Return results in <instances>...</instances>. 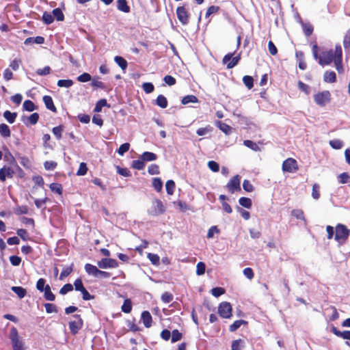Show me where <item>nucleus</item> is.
Listing matches in <instances>:
<instances>
[{
  "mask_svg": "<svg viewBox=\"0 0 350 350\" xmlns=\"http://www.w3.org/2000/svg\"><path fill=\"white\" fill-rule=\"evenodd\" d=\"M312 52L314 58L318 60L319 64L321 66L329 65L333 61L335 67L338 73L341 74L344 72L342 66V50L340 44H338L335 46V50L322 51L319 54V47L314 42L312 47Z\"/></svg>",
  "mask_w": 350,
  "mask_h": 350,
  "instance_id": "obj_1",
  "label": "nucleus"
},
{
  "mask_svg": "<svg viewBox=\"0 0 350 350\" xmlns=\"http://www.w3.org/2000/svg\"><path fill=\"white\" fill-rule=\"evenodd\" d=\"M9 157H10V166H5V172L6 177L8 178H12L16 173L18 174V176L23 177L24 175L23 170L18 165L15 158L11 153H9Z\"/></svg>",
  "mask_w": 350,
  "mask_h": 350,
  "instance_id": "obj_2",
  "label": "nucleus"
},
{
  "mask_svg": "<svg viewBox=\"0 0 350 350\" xmlns=\"http://www.w3.org/2000/svg\"><path fill=\"white\" fill-rule=\"evenodd\" d=\"M331 98L332 95L328 90H324L314 95L315 103L321 107H325L327 104L330 103Z\"/></svg>",
  "mask_w": 350,
  "mask_h": 350,
  "instance_id": "obj_3",
  "label": "nucleus"
},
{
  "mask_svg": "<svg viewBox=\"0 0 350 350\" xmlns=\"http://www.w3.org/2000/svg\"><path fill=\"white\" fill-rule=\"evenodd\" d=\"M235 52L229 53L224 55L222 59V62L226 64L228 69H231L238 64L241 59V54H238L237 56L233 57Z\"/></svg>",
  "mask_w": 350,
  "mask_h": 350,
  "instance_id": "obj_4",
  "label": "nucleus"
},
{
  "mask_svg": "<svg viewBox=\"0 0 350 350\" xmlns=\"http://www.w3.org/2000/svg\"><path fill=\"white\" fill-rule=\"evenodd\" d=\"M10 339L13 350H23L24 343L23 340L19 338L18 331L15 327L11 329Z\"/></svg>",
  "mask_w": 350,
  "mask_h": 350,
  "instance_id": "obj_5",
  "label": "nucleus"
},
{
  "mask_svg": "<svg viewBox=\"0 0 350 350\" xmlns=\"http://www.w3.org/2000/svg\"><path fill=\"white\" fill-rule=\"evenodd\" d=\"M219 316L224 319H230L232 316V308L231 304L227 301L220 303L218 307Z\"/></svg>",
  "mask_w": 350,
  "mask_h": 350,
  "instance_id": "obj_6",
  "label": "nucleus"
},
{
  "mask_svg": "<svg viewBox=\"0 0 350 350\" xmlns=\"http://www.w3.org/2000/svg\"><path fill=\"white\" fill-rule=\"evenodd\" d=\"M165 208L163 202L159 199H154L152 202V206L148 211V214L152 216H157L164 213Z\"/></svg>",
  "mask_w": 350,
  "mask_h": 350,
  "instance_id": "obj_7",
  "label": "nucleus"
},
{
  "mask_svg": "<svg viewBox=\"0 0 350 350\" xmlns=\"http://www.w3.org/2000/svg\"><path fill=\"white\" fill-rule=\"evenodd\" d=\"M282 169L283 172L294 173L299 170L297 161L293 158H288L282 163Z\"/></svg>",
  "mask_w": 350,
  "mask_h": 350,
  "instance_id": "obj_8",
  "label": "nucleus"
},
{
  "mask_svg": "<svg viewBox=\"0 0 350 350\" xmlns=\"http://www.w3.org/2000/svg\"><path fill=\"white\" fill-rule=\"evenodd\" d=\"M350 230L343 224H338L336 227L335 239L338 241H345L349 236Z\"/></svg>",
  "mask_w": 350,
  "mask_h": 350,
  "instance_id": "obj_9",
  "label": "nucleus"
},
{
  "mask_svg": "<svg viewBox=\"0 0 350 350\" xmlns=\"http://www.w3.org/2000/svg\"><path fill=\"white\" fill-rule=\"evenodd\" d=\"M73 317L75 320L69 323V329L71 334L75 335L83 327V321L79 314H75Z\"/></svg>",
  "mask_w": 350,
  "mask_h": 350,
  "instance_id": "obj_10",
  "label": "nucleus"
},
{
  "mask_svg": "<svg viewBox=\"0 0 350 350\" xmlns=\"http://www.w3.org/2000/svg\"><path fill=\"white\" fill-rule=\"evenodd\" d=\"M240 183L241 176L237 174L230 180L226 185V187L231 193H234L235 191H240L241 190Z\"/></svg>",
  "mask_w": 350,
  "mask_h": 350,
  "instance_id": "obj_11",
  "label": "nucleus"
},
{
  "mask_svg": "<svg viewBox=\"0 0 350 350\" xmlns=\"http://www.w3.org/2000/svg\"><path fill=\"white\" fill-rule=\"evenodd\" d=\"M176 15L178 21L184 25L189 23V14L185 6H180L176 8Z\"/></svg>",
  "mask_w": 350,
  "mask_h": 350,
  "instance_id": "obj_12",
  "label": "nucleus"
},
{
  "mask_svg": "<svg viewBox=\"0 0 350 350\" xmlns=\"http://www.w3.org/2000/svg\"><path fill=\"white\" fill-rule=\"evenodd\" d=\"M97 265L101 269L116 268L118 267V262L115 259L105 258L98 261Z\"/></svg>",
  "mask_w": 350,
  "mask_h": 350,
  "instance_id": "obj_13",
  "label": "nucleus"
},
{
  "mask_svg": "<svg viewBox=\"0 0 350 350\" xmlns=\"http://www.w3.org/2000/svg\"><path fill=\"white\" fill-rule=\"evenodd\" d=\"M43 102L46 107L53 113H57V108L54 105L53 98L51 96L45 95L43 96Z\"/></svg>",
  "mask_w": 350,
  "mask_h": 350,
  "instance_id": "obj_14",
  "label": "nucleus"
},
{
  "mask_svg": "<svg viewBox=\"0 0 350 350\" xmlns=\"http://www.w3.org/2000/svg\"><path fill=\"white\" fill-rule=\"evenodd\" d=\"M141 319L146 327H150L152 326V318L150 313L147 311H143L141 314Z\"/></svg>",
  "mask_w": 350,
  "mask_h": 350,
  "instance_id": "obj_15",
  "label": "nucleus"
},
{
  "mask_svg": "<svg viewBox=\"0 0 350 350\" xmlns=\"http://www.w3.org/2000/svg\"><path fill=\"white\" fill-rule=\"evenodd\" d=\"M331 331L334 334H335L338 337H340L343 339L350 340V331L349 330H345L343 332H340L336 327L332 326L331 328Z\"/></svg>",
  "mask_w": 350,
  "mask_h": 350,
  "instance_id": "obj_16",
  "label": "nucleus"
},
{
  "mask_svg": "<svg viewBox=\"0 0 350 350\" xmlns=\"http://www.w3.org/2000/svg\"><path fill=\"white\" fill-rule=\"evenodd\" d=\"M117 8L118 10L129 13L131 11L130 7L128 5L126 0H117Z\"/></svg>",
  "mask_w": 350,
  "mask_h": 350,
  "instance_id": "obj_17",
  "label": "nucleus"
},
{
  "mask_svg": "<svg viewBox=\"0 0 350 350\" xmlns=\"http://www.w3.org/2000/svg\"><path fill=\"white\" fill-rule=\"evenodd\" d=\"M0 135L3 138H8L11 135L10 127L5 123L0 124Z\"/></svg>",
  "mask_w": 350,
  "mask_h": 350,
  "instance_id": "obj_18",
  "label": "nucleus"
},
{
  "mask_svg": "<svg viewBox=\"0 0 350 350\" xmlns=\"http://www.w3.org/2000/svg\"><path fill=\"white\" fill-rule=\"evenodd\" d=\"M323 79L327 83H334L336 81V75L332 70H327L325 72Z\"/></svg>",
  "mask_w": 350,
  "mask_h": 350,
  "instance_id": "obj_19",
  "label": "nucleus"
},
{
  "mask_svg": "<svg viewBox=\"0 0 350 350\" xmlns=\"http://www.w3.org/2000/svg\"><path fill=\"white\" fill-rule=\"evenodd\" d=\"M3 117L10 124H12L16 120V118L17 117V113L11 112L9 110H6L3 113Z\"/></svg>",
  "mask_w": 350,
  "mask_h": 350,
  "instance_id": "obj_20",
  "label": "nucleus"
},
{
  "mask_svg": "<svg viewBox=\"0 0 350 350\" xmlns=\"http://www.w3.org/2000/svg\"><path fill=\"white\" fill-rule=\"evenodd\" d=\"M141 159L144 162L152 161H155L157 159V156L156 154L151 152H144L141 155Z\"/></svg>",
  "mask_w": 350,
  "mask_h": 350,
  "instance_id": "obj_21",
  "label": "nucleus"
},
{
  "mask_svg": "<svg viewBox=\"0 0 350 350\" xmlns=\"http://www.w3.org/2000/svg\"><path fill=\"white\" fill-rule=\"evenodd\" d=\"M44 293V297L47 301H53L55 299V296L51 291V287L49 284L46 285V288L43 291Z\"/></svg>",
  "mask_w": 350,
  "mask_h": 350,
  "instance_id": "obj_22",
  "label": "nucleus"
},
{
  "mask_svg": "<svg viewBox=\"0 0 350 350\" xmlns=\"http://www.w3.org/2000/svg\"><path fill=\"white\" fill-rule=\"evenodd\" d=\"M85 270L88 274L98 277V269L96 266L87 263L85 265Z\"/></svg>",
  "mask_w": 350,
  "mask_h": 350,
  "instance_id": "obj_23",
  "label": "nucleus"
},
{
  "mask_svg": "<svg viewBox=\"0 0 350 350\" xmlns=\"http://www.w3.org/2000/svg\"><path fill=\"white\" fill-rule=\"evenodd\" d=\"M247 321L240 319L235 321L232 325L229 327V330L231 332H234L237 330L242 325H247Z\"/></svg>",
  "mask_w": 350,
  "mask_h": 350,
  "instance_id": "obj_24",
  "label": "nucleus"
},
{
  "mask_svg": "<svg viewBox=\"0 0 350 350\" xmlns=\"http://www.w3.org/2000/svg\"><path fill=\"white\" fill-rule=\"evenodd\" d=\"M155 103L157 105L163 109L166 108L168 105L167 98L162 94H160L157 96Z\"/></svg>",
  "mask_w": 350,
  "mask_h": 350,
  "instance_id": "obj_25",
  "label": "nucleus"
},
{
  "mask_svg": "<svg viewBox=\"0 0 350 350\" xmlns=\"http://www.w3.org/2000/svg\"><path fill=\"white\" fill-rule=\"evenodd\" d=\"M73 271V264L70 266L65 267L62 271L59 279L63 280L68 277Z\"/></svg>",
  "mask_w": 350,
  "mask_h": 350,
  "instance_id": "obj_26",
  "label": "nucleus"
},
{
  "mask_svg": "<svg viewBox=\"0 0 350 350\" xmlns=\"http://www.w3.org/2000/svg\"><path fill=\"white\" fill-rule=\"evenodd\" d=\"M11 289L20 299L25 297L27 294L26 289L21 286H12Z\"/></svg>",
  "mask_w": 350,
  "mask_h": 350,
  "instance_id": "obj_27",
  "label": "nucleus"
},
{
  "mask_svg": "<svg viewBox=\"0 0 350 350\" xmlns=\"http://www.w3.org/2000/svg\"><path fill=\"white\" fill-rule=\"evenodd\" d=\"M116 63L121 68L122 70H125L128 66L126 60L121 56H116L114 58Z\"/></svg>",
  "mask_w": 350,
  "mask_h": 350,
  "instance_id": "obj_28",
  "label": "nucleus"
},
{
  "mask_svg": "<svg viewBox=\"0 0 350 350\" xmlns=\"http://www.w3.org/2000/svg\"><path fill=\"white\" fill-rule=\"evenodd\" d=\"M243 144L249 148L250 149L254 150V151H260V148L259 147V146L258 145V144H256V142H254L252 140H249V139H246V140H244L243 141Z\"/></svg>",
  "mask_w": 350,
  "mask_h": 350,
  "instance_id": "obj_29",
  "label": "nucleus"
},
{
  "mask_svg": "<svg viewBox=\"0 0 350 350\" xmlns=\"http://www.w3.org/2000/svg\"><path fill=\"white\" fill-rule=\"evenodd\" d=\"M216 125L222 132L226 135L231 132V127L226 123H224L221 121H217L216 122Z\"/></svg>",
  "mask_w": 350,
  "mask_h": 350,
  "instance_id": "obj_30",
  "label": "nucleus"
},
{
  "mask_svg": "<svg viewBox=\"0 0 350 350\" xmlns=\"http://www.w3.org/2000/svg\"><path fill=\"white\" fill-rule=\"evenodd\" d=\"M122 311L124 313H130L132 310V302L130 299H126L121 307Z\"/></svg>",
  "mask_w": 350,
  "mask_h": 350,
  "instance_id": "obj_31",
  "label": "nucleus"
},
{
  "mask_svg": "<svg viewBox=\"0 0 350 350\" xmlns=\"http://www.w3.org/2000/svg\"><path fill=\"white\" fill-rule=\"evenodd\" d=\"M198 102V98L194 95H187L182 98L181 103L183 105H187L190 103H196Z\"/></svg>",
  "mask_w": 350,
  "mask_h": 350,
  "instance_id": "obj_32",
  "label": "nucleus"
},
{
  "mask_svg": "<svg viewBox=\"0 0 350 350\" xmlns=\"http://www.w3.org/2000/svg\"><path fill=\"white\" fill-rule=\"evenodd\" d=\"M23 108L24 110L31 112L36 109V106L31 100H26L23 104Z\"/></svg>",
  "mask_w": 350,
  "mask_h": 350,
  "instance_id": "obj_33",
  "label": "nucleus"
},
{
  "mask_svg": "<svg viewBox=\"0 0 350 350\" xmlns=\"http://www.w3.org/2000/svg\"><path fill=\"white\" fill-rule=\"evenodd\" d=\"M49 188L51 190V191L56 193L59 195H62L63 188L61 184L53 183L50 184Z\"/></svg>",
  "mask_w": 350,
  "mask_h": 350,
  "instance_id": "obj_34",
  "label": "nucleus"
},
{
  "mask_svg": "<svg viewBox=\"0 0 350 350\" xmlns=\"http://www.w3.org/2000/svg\"><path fill=\"white\" fill-rule=\"evenodd\" d=\"M64 131V126L59 125L57 126L53 127L52 129V132L53 135L55 136L56 139L59 140L62 137V133Z\"/></svg>",
  "mask_w": 350,
  "mask_h": 350,
  "instance_id": "obj_35",
  "label": "nucleus"
},
{
  "mask_svg": "<svg viewBox=\"0 0 350 350\" xmlns=\"http://www.w3.org/2000/svg\"><path fill=\"white\" fill-rule=\"evenodd\" d=\"M176 185L174 180H168L165 183L166 192L168 195H172L174 192Z\"/></svg>",
  "mask_w": 350,
  "mask_h": 350,
  "instance_id": "obj_36",
  "label": "nucleus"
},
{
  "mask_svg": "<svg viewBox=\"0 0 350 350\" xmlns=\"http://www.w3.org/2000/svg\"><path fill=\"white\" fill-rule=\"evenodd\" d=\"M239 202L241 206H242L246 208H250L252 205L251 199L249 198H246V197L240 198L239 200Z\"/></svg>",
  "mask_w": 350,
  "mask_h": 350,
  "instance_id": "obj_37",
  "label": "nucleus"
},
{
  "mask_svg": "<svg viewBox=\"0 0 350 350\" xmlns=\"http://www.w3.org/2000/svg\"><path fill=\"white\" fill-rule=\"evenodd\" d=\"M320 196V185L318 183H314L312 189V197L314 200H319Z\"/></svg>",
  "mask_w": 350,
  "mask_h": 350,
  "instance_id": "obj_38",
  "label": "nucleus"
},
{
  "mask_svg": "<svg viewBox=\"0 0 350 350\" xmlns=\"http://www.w3.org/2000/svg\"><path fill=\"white\" fill-rule=\"evenodd\" d=\"M53 18L55 17L57 21H63L64 20V14L59 8L53 10Z\"/></svg>",
  "mask_w": 350,
  "mask_h": 350,
  "instance_id": "obj_39",
  "label": "nucleus"
},
{
  "mask_svg": "<svg viewBox=\"0 0 350 350\" xmlns=\"http://www.w3.org/2000/svg\"><path fill=\"white\" fill-rule=\"evenodd\" d=\"M243 347H244V342L243 340H234L232 342L231 350H241Z\"/></svg>",
  "mask_w": 350,
  "mask_h": 350,
  "instance_id": "obj_40",
  "label": "nucleus"
},
{
  "mask_svg": "<svg viewBox=\"0 0 350 350\" xmlns=\"http://www.w3.org/2000/svg\"><path fill=\"white\" fill-rule=\"evenodd\" d=\"M243 82L249 90L252 89L254 87V79L251 76H244L243 77Z\"/></svg>",
  "mask_w": 350,
  "mask_h": 350,
  "instance_id": "obj_41",
  "label": "nucleus"
},
{
  "mask_svg": "<svg viewBox=\"0 0 350 350\" xmlns=\"http://www.w3.org/2000/svg\"><path fill=\"white\" fill-rule=\"evenodd\" d=\"M302 28L304 33L306 36H311L314 30L313 26L310 23L302 24Z\"/></svg>",
  "mask_w": 350,
  "mask_h": 350,
  "instance_id": "obj_42",
  "label": "nucleus"
},
{
  "mask_svg": "<svg viewBox=\"0 0 350 350\" xmlns=\"http://www.w3.org/2000/svg\"><path fill=\"white\" fill-rule=\"evenodd\" d=\"M212 131H213V127L210 125H207L206 126H205L204 128H199L196 131V133L199 136H202V135H206L207 133H211Z\"/></svg>",
  "mask_w": 350,
  "mask_h": 350,
  "instance_id": "obj_43",
  "label": "nucleus"
},
{
  "mask_svg": "<svg viewBox=\"0 0 350 350\" xmlns=\"http://www.w3.org/2000/svg\"><path fill=\"white\" fill-rule=\"evenodd\" d=\"M57 84L60 88H70L73 85V81L71 79H59Z\"/></svg>",
  "mask_w": 350,
  "mask_h": 350,
  "instance_id": "obj_44",
  "label": "nucleus"
},
{
  "mask_svg": "<svg viewBox=\"0 0 350 350\" xmlns=\"http://www.w3.org/2000/svg\"><path fill=\"white\" fill-rule=\"evenodd\" d=\"M42 21L46 25H50L53 22L54 18L51 13L44 12L42 14Z\"/></svg>",
  "mask_w": 350,
  "mask_h": 350,
  "instance_id": "obj_45",
  "label": "nucleus"
},
{
  "mask_svg": "<svg viewBox=\"0 0 350 350\" xmlns=\"http://www.w3.org/2000/svg\"><path fill=\"white\" fill-rule=\"evenodd\" d=\"M107 105V100L105 98L100 99L96 103L94 111L95 112H100L102 110V108L103 107H105Z\"/></svg>",
  "mask_w": 350,
  "mask_h": 350,
  "instance_id": "obj_46",
  "label": "nucleus"
},
{
  "mask_svg": "<svg viewBox=\"0 0 350 350\" xmlns=\"http://www.w3.org/2000/svg\"><path fill=\"white\" fill-rule=\"evenodd\" d=\"M131 167L138 170H143L145 167L144 161L142 159L141 160H133Z\"/></svg>",
  "mask_w": 350,
  "mask_h": 350,
  "instance_id": "obj_47",
  "label": "nucleus"
},
{
  "mask_svg": "<svg viewBox=\"0 0 350 350\" xmlns=\"http://www.w3.org/2000/svg\"><path fill=\"white\" fill-rule=\"evenodd\" d=\"M152 187L157 191H161L163 187V183L160 178H154L152 180Z\"/></svg>",
  "mask_w": 350,
  "mask_h": 350,
  "instance_id": "obj_48",
  "label": "nucleus"
},
{
  "mask_svg": "<svg viewBox=\"0 0 350 350\" xmlns=\"http://www.w3.org/2000/svg\"><path fill=\"white\" fill-rule=\"evenodd\" d=\"M148 258L154 265H159L160 262L159 256L156 254L148 253L147 255Z\"/></svg>",
  "mask_w": 350,
  "mask_h": 350,
  "instance_id": "obj_49",
  "label": "nucleus"
},
{
  "mask_svg": "<svg viewBox=\"0 0 350 350\" xmlns=\"http://www.w3.org/2000/svg\"><path fill=\"white\" fill-rule=\"evenodd\" d=\"M28 212H29V208H28V206L26 205L17 206L14 209L15 214H16L18 215L27 214Z\"/></svg>",
  "mask_w": 350,
  "mask_h": 350,
  "instance_id": "obj_50",
  "label": "nucleus"
},
{
  "mask_svg": "<svg viewBox=\"0 0 350 350\" xmlns=\"http://www.w3.org/2000/svg\"><path fill=\"white\" fill-rule=\"evenodd\" d=\"M291 215L297 219L305 220L304 211L301 209H293Z\"/></svg>",
  "mask_w": 350,
  "mask_h": 350,
  "instance_id": "obj_51",
  "label": "nucleus"
},
{
  "mask_svg": "<svg viewBox=\"0 0 350 350\" xmlns=\"http://www.w3.org/2000/svg\"><path fill=\"white\" fill-rule=\"evenodd\" d=\"M338 182L341 184H345L350 182V176L347 172L341 173L338 176Z\"/></svg>",
  "mask_w": 350,
  "mask_h": 350,
  "instance_id": "obj_52",
  "label": "nucleus"
},
{
  "mask_svg": "<svg viewBox=\"0 0 350 350\" xmlns=\"http://www.w3.org/2000/svg\"><path fill=\"white\" fill-rule=\"evenodd\" d=\"M183 334L178 329H175L172 332V342H176L182 339Z\"/></svg>",
  "mask_w": 350,
  "mask_h": 350,
  "instance_id": "obj_53",
  "label": "nucleus"
},
{
  "mask_svg": "<svg viewBox=\"0 0 350 350\" xmlns=\"http://www.w3.org/2000/svg\"><path fill=\"white\" fill-rule=\"evenodd\" d=\"M173 298H174L173 295L170 292H164L161 295V297L162 301L165 304H168V303L171 302L173 300Z\"/></svg>",
  "mask_w": 350,
  "mask_h": 350,
  "instance_id": "obj_54",
  "label": "nucleus"
},
{
  "mask_svg": "<svg viewBox=\"0 0 350 350\" xmlns=\"http://www.w3.org/2000/svg\"><path fill=\"white\" fill-rule=\"evenodd\" d=\"M142 88L146 94H150L154 90V85L150 82L144 83Z\"/></svg>",
  "mask_w": 350,
  "mask_h": 350,
  "instance_id": "obj_55",
  "label": "nucleus"
},
{
  "mask_svg": "<svg viewBox=\"0 0 350 350\" xmlns=\"http://www.w3.org/2000/svg\"><path fill=\"white\" fill-rule=\"evenodd\" d=\"M297 85H298L299 89L301 91L305 92L307 95H308L310 94V88L309 85H308L307 84L304 83L301 81H298Z\"/></svg>",
  "mask_w": 350,
  "mask_h": 350,
  "instance_id": "obj_56",
  "label": "nucleus"
},
{
  "mask_svg": "<svg viewBox=\"0 0 350 350\" xmlns=\"http://www.w3.org/2000/svg\"><path fill=\"white\" fill-rule=\"evenodd\" d=\"M44 306L47 313L50 314L53 312H57V308L55 304L46 303Z\"/></svg>",
  "mask_w": 350,
  "mask_h": 350,
  "instance_id": "obj_57",
  "label": "nucleus"
},
{
  "mask_svg": "<svg viewBox=\"0 0 350 350\" xmlns=\"http://www.w3.org/2000/svg\"><path fill=\"white\" fill-rule=\"evenodd\" d=\"M73 290V285L68 283L64 284L59 290V293L61 295H66L68 292H70Z\"/></svg>",
  "mask_w": 350,
  "mask_h": 350,
  "instance_id": "obj_58",
  "label": "nucleus"
},
{
  "mask_svg": "<svg viewBox=\"0 0 350 350\" xmlns=\"http://www.w3.org/2000/svg\"><path fill=\"white\" fill-rule=\"evenodd\" d=\"M219 10H220V8L219 6L211 5V6L208 7L206 10L205 17L206 18L209 17L211 14L218 12Z\"/></svg>",
  "mask_w": 350,
  "mask_h": 350,
  "instance_id": "obj_59",
  "label": "nucleus"
},
{
  "mask_svg": "<svg viewBox=\"0 0 350 350\" xmlns=\"http://www.w3.org/2000/svg\"><path fill=\"white\" fill-rule=\"evenodd\" d=\"M46 280L44 278H40L36 282V288L40 292H43L46 288Z\"/></svg>",
  "mask_w": 350,
  "mask_h": 350,
  "instance_id": "obj_60",
  "label": "nucleus"
},
{
  "mask_svg": "<svg viewBox=\"0 0 350 350\" xmlns=\"http://www.w3.org/2000/svg\"><path fill=\"white\" fill-rule=\"evenodd\" d=\"M88 167L85 163H81L79 165V167L77 172V174L78 176H84L87 174Z\"/></svg>",
  "mask_w": 350,
  "mask_h": 350,
  "instance_id": "obj_61",
  "label": "nucleus"
},
{
  "mask_svg": "<svg viewBox=\"0 0 350 350\" xmlns=\"http://www.w3.org/2000/svg\"><path fill=\"white\" fill-rule=\"evenodd\" d=\"M39 118L40 116L38 113H33L27 118L29 124L35 125L38 122Z\"/></svg>",
  "mask_w": 350,
  "mask_h": 350,
  "instance_id": "obj_62",
  "label": "nucleus"
},
{
  "mask_svg": "<svg viewBox=\"0 0 350 350\" xmlns=\"http://www.w3.org/2000/svg\"><path fill=\"white\" fill-rule=\"evenodd\" d=\"M21 64V59L20 58H16L10 62V67L12 68V70L16 71L18 70L19 66Z\"/></svg>",
  "mask_w": 350,
  "mask_h": 350,
  "instance_id": "obj_63",
  "label": "nucleus"
},
{
  "mask_svg": "<svg viewBox=\"0 0 350 350\" xmlns=\"http://www.w3.org/2000/svg\"><path fill=\"white\" fill-rule=\"evenodd\" d=\"M343 46L345 50L350 48V29L347 31L344 36Z\"/></svg>",
  "mask_w": 350,
  "mask_h": 350,
  "instance_id": "obj_64",
  "label": "nucleus"
}]
</instances>
